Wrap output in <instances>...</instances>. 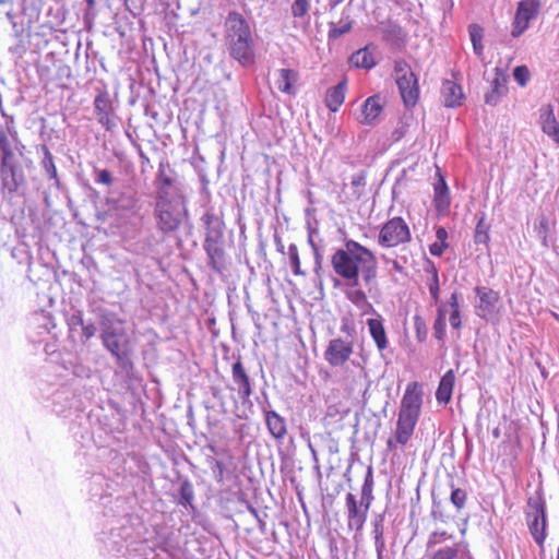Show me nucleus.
<instances>
[{
	"instance_id": "8",
	"label": "nucleus",
	"mask_w": 559,
	"mask_h": 559,
	"mask_svg": "<svg viewBox=\"0 0 559 559\" xmlns=\"http://www.w3.org/2000/svg\"><path fill=\"white\" fill-rule=\"evenodd\" d=\"M354 354V343L350 338L341 336L330 340L325 350L324 359L332 367H342Z\"/></svg>"
},
{
	"instance_id": "46",
	"label": "nucleus",
	"mask_w": 559,
	"mask_h": 559,
	"mask_svg": "<svg viewBox=\"0 0 559 559\" xmlns=\"http://www.w3.org/2000/svg\"><path fill=\"white\" fill-rule=\"evenodd\" d=\"M452 389L453 386H438L436 392L437 401L440 404H448L452 396Z\"/></svg>"
},
{
	"instance_id": "22",
	"label": "nucleus",
	"mask_w": 559,
	"mask_h": 559,
	"mask_svg": "<svg viewBox=\"0 0 559 559\" xmlns=\"http://www.w3.org/2000/svg\"><path fill=\"white\" fill-rule=\"evenodd\" d=\"M265 420L270 433L275 439H283L286 436L287 429L285 419L282 416H280L276 412H267L265 415Z\"/></svg>"
},
{
	"instance_id": "29",
	"label": "nucleus",
	"mask_w": 559,
	"mask_h": 559,
	"mask_svg": "<svg viewBox=\"0 0 559 559\" xmlns=\"http://www.w3.org/2000/svg\"><path fill=\"white\" fill-rule=\"evenodd\" d=\"M353 27V21L348 14L343 12L341 20L337 23L331 22L329 29V38L336 39L346 33H348Z\"/></svg>"
},
{
	"instance_id": "54",
	"label": "nucleus",
	"mask_w": 559,
	"mask_h": 559,
	"mask_svg": "<svg viewBox=\"0 0 559 559\" xmlns=\"http://www.w3.org/2000/svg\"><path fill=\"white\" fill-rule=\"evenodd\" d=\"M449 247L448 243H442V242H438L436 241L435 243H432L429 248V251L432 255L435 257H440L443 254L444 250Z\"/></svg>"
},
{
	"instance_id": "61",
	"label": "nucleus",
	"mask_w": 559,
	"mask_h": 559,
	"mask_svg": "<svg viewBox=\"0 0 559 559\" xmlns=\"http://www.w3.org/2000/svg\"><path fill=\"white\" fill-rule=\"evenodd\" d=\"M83 323H84V320H83V317H82L81 312H78V313H74V314L71 316V318H70V325L71 326L83 325Z\"/></svg>"
},
{
	"instance_id": "34",
	"label": "nucleus",
	"mask_w": 559,
	"mask_h": 559,
	"mask_svg": "<svg viewBox=\"0 0 559 559\" xmlns=\"http://www.w3.org/2000/svg\"><path fill=\"white\" fill-rule=\"evenodd\" d=\"M469 36L475 53L477 56H481L484 50V46L481 44L483 28L477 24H472L469 26Z\"/></svg>"
},
{
	"instance_id": "41",
	"label": "nucleus",
	"mask_w": 559,
	"mask_h": 559,
	"mask_svg": "<svg viewBox=\"0 0 559 559\" xmlns=\"http://www.w3.org/2000/svg\"><path fill=\"white\" fill-rule=\"evenodd\" d=\"M429 272L431 273V280L428 284V288L431 298L433 299L435 302H437L439 300L440 292L438 271L435 267V265H430Z\"/></svg>"
},
{
	"instance_id": "49",
	"label": "nucleus",
	"mask_w": 559,
	"mask_h": 559,
	"mask_svg": "<svg viewBox=\"0 0 559 559\" xmlns=\"http://www.w3.org/2000/svg\"><path fill=\"white\" fill-rule=\"evenodd\" d=\"M82 326V334H81V340L83 343H86L88 340H91L95 333H96V326L93 324V323H83Z\"/></svg>"
},
{
	"instance_id": "59",
	"label": "nucleus",
	"mask_w": 559,
	"mask_h": 559,
	"mask_svg": "<svg viewBox=\"0 0 559 559\" xmlns=\"http://www.w3.org/2000/svg\"><path fill=\"white\" fill-rule=\"evenodd\" d=\"M382 260L385 264L391 265L396 272H403V266L396 260L390 259L385 255L382 257Z\"/></svg>"
},
{
	"instance_id": "12",
	"label": "nucleus",
	"mask_w": 559,
	"mask_h": 559,
	"mask_svg": "<svg viewBox=\"0 0 559 559\" xmlns=\"http://www.w3.org/2000/svg\"><path fill=\"white\" fill-rule=\"evenodd\" d=\"M475 292L479 299L476 305L478 317L486 320L491 319L497 313L500 301L499 294L488 287H476Z\"/></svg>"
},
{
	"instance_id": "13",
	"label": "nucleus",
	"mask_w": 559,
	"mask_h": 559,
	"mask_svg": "<svg viewBox=\"0 0 559 559\" xmlns=\"http://www.w3.org/2000/svg\"><path fill=\"white\" fill-rule=\"evenodd\" d=\"M205 225V239L203 247L225 243L224 222L212 212H206L202 218Z\"/></svg>"
},
{
	"instance_id": "23",
	"label": "nucleus",
	"mask_w": 559,
	"mask_h": 559,
	"mask_svg": "<svg viewBox=\"0 0 559 559\" xmlns=\"http://www.w3.org/2000/svg\"><path fill=\"white\" fill-rule=\"evenodd\" d=\"M350 66L358 69H372L376 66V60L372 52L369 50V46L358 49L349 57Z\"/></svg>"
},
{
	"instance_id": "51",
	"label": "nucleus",
	"mask_w": 559,
	"mask_h": 559,
	"mask_svg": "<svg viewBox=\"0 0 559 559\" xmlns=\"http://www.w3.org/2000/svg\"><path fill=\"white\" fill-rule=\"evenodd\" d=\"M415 328L418 341L423 342L426 338L427 331L420 317H415Z\"/></svg>"
},
{
	"instance_id": "10",
	"label": "nucleus",
	"mask_w": 559,
	"mask_h": 559,
	"mask_svg": "<svg viewBox=\"0 0 559 559\" xmlns=\"http://www.w3.org/2000/svg\"><path fill=\"white\" fill-rule=\"evenodd\" d=\"M540 9V0H521L518 3L512 36L520 37L530 26V21L536 19Z\"/></svg>"
},
{
	"instance_id": "15",
	"label": "nucleus",
	"mask_w": 559,
	"mask_h": 559,
	"mask_svg": "<svg viewBox=\"0 0 559 559\" xmlns=\"http://www.w3.org/2000/svg\"><path fill=\"white\" fill-rule=\"evenodd\" d=\"M421 404L423 393L419 390V386H407V390L402 399L399 414L418 419Z\"/></svg>"
},
{
	"instance_id": "14",
	"label": "nucleus",
	"mask_w": 559,
	"mask_h": 559,
	"mask_svg": "<svg viewBox=\"0 0 559 559\" xmlns=\"http://www.w3.org/2000/svg\"><path fill=\"white\" fill-rule=\"evenodd\" d=\"M94 109L97 121L106 129H114L117 123L114 117V108L108 92L104 91L97 94L94 99Z\"/></svg>"
},
{
	"instance_id": "39",
	"label": "nucleus",
	"mask_w": 559,
	"mask_h": 559,
	"mask_svg": "<svg viewBox=\"0 0 559 559\" xmlns=\"http://www.w3.org/2000/svg\"><path fill=\"white\" fill-rule=\"evenodd\" d=\"M467 493L461 488H452L450 501L457 512H460L466 504Z\"/></svg>"
},
{
	"instance_id": "4",
	"label": "nucleus",
	"mask_w": 559,
	"mask_h": 559,
	"mask_svg": "<svg viewBox=\"0 0 559 559\" xmlns=\"http://www.w3.org/2000/svg\"><path fill=\"white\" fill-rule=\"evenodd\" d=\"M186 214V202L182 197H169L164 189L157 191L154 216L159 231L168 234L177 230Z\"/></svg>"
},
{
	"instance_id": "18",
	"label": "nucleus",
	"mask_w": 559,
	"mask_h": 559,
	"mask_svg": "<svg viewBox=\"0 0 559 559\" xmlns=\"http://www.w3.org/2000/svg\"><path fill=\"white\" fill-rule=\"evenodd\" d=\"M382 111L381 98L378 95L368 97L361 106L358 121L361 124L371 126Z\"/></svg>"
},
{
	"instance_id": "31",
	"label": "nucleus",
	"mask_w": 559,
	"mask_h": 559,
	"mask_svg": "<svg viewBox=\"0 0 559 559\" xmlns=\"http://www.w3.org/2000/svg\"><path fill=\"white\" fill-rule=\"evenodd\" d=\"M373 535L374 546L377 551V558L382 559L383 551L385 549V543L383 539V523L382 519H378L373 523Z\"/></svg>"
},
{
	"instance_id": "3",
	"label": "nucleus",
	"mask_w": 559,
	"mask_h": 559,
	"mask_svg": "<svg viewBox=\"0 0 559 559\" xmlns=\"http://www.w3.org/2000/svg\"><path fill=\"white\" fill-rule=\"evenodd\" d=\"M99 329L103 346L118 362L124 365L130 352V338L122 321L115 314L106 312L99 318Z\"/></svg>"
},
{
	"instance_id": "40",
	"label": "nucleus",
	"mask_w": 559,
	"mask_h": 559,
	"mask_svg": "<svg viewBox=\"0 0 559 559\" xmlns=\"http://www.w3.org/2000/svg\"><path fill=\"white\" fill-rule=\"evenodd\" d=\"M288 255H289V261H290V265H292L294 274L304 276L306 273L300 267V259H299V254H298V248L295 243L289 245Z\"/></svg>"
},
{
	"instance_id": "47",
	"label": "nucleus",
	"mask_w": 559,
	"mask_h": 559,
	"mask_svg": "<svg viewBox=\"0 0 559 559\" xmlns=\"http://www.w3.org/2000/svg\"><path fill=\"white\" fill-rule=\"evenodd\" d=\"M95 181L100 185L110 186L112 183L111 173L107 169H96Z\"/></svg>"
},
{
	"instance_id": "2",
	"label": "nucleus",
	"mask_w": 559,
	"mask_h": 559,
	"mask_svg": "<svg viewBox=\"0 0 559 559\" xmlns=\"http://www.w3.org/2000/svg\"><path fill=\"white\" fill-rule=\"evenodd\" d=\"M225 41L229 56L242 67L255 61V43L247 20L238 12H229L225 21Z\"/></svg>"
},
{
	"instance_id": "45",
	"label": "nucleus",
	"mask_w": 559,
	"mask_h": 559,
	"mask_svg": "<svg viewBox=\"0 0 559 559\" xmlns=\"http://www.w3.org/2000/svg\"><path fill=\"white\" fill-rule=\"evenodd\" d=\"M457 556L455 547H444L437 550L430 559H454Z\"/></svg>"
},
{
	"instance_id": "5",
	"label": "nucleus",
	"mask_w": 559,
	"mask_h": 559,
	"mask_svg": "<svg viewBox=\"0 0 559 559\" xmlns=\"http://www.w3.org/2000/svg\"><path fill=\"white\" fill-rule=\"evenodd\" d=\"M107 204L116 217V227L119 228L120 234L134 238L142 219L135 197L121 194L118 198H108Z\"/></svg>"
},
{
	"instance_id": "62",
	"label": "nucleus",
	"mask_w": 559,
	"mask_h": 559,
	"mask_svg": "<svg viewBox=\"0 0 559 559\" xmlns=\"http://www.w3.org/2000/svg\"><path fill=\"white\" fill-rule=\"evenodd\" d=\"M454 382V373L452 370H449L440 380L439 384H453Z\"/></svg>"
},
{
	"instance_id": "9",
	"label": "nucleus",
	"mask_w": 559,
	"mask_h": 559,
	"mask_svg": "<svg viewBox=\"0 0 559 559\" xmlns=\"http://www.w3.org/2000/svg\"><path fill=\"white\" fill-rule=\"evenodd\" d=\"M418 419L400 415L397 416L394 433L389 438L386 445L390 451H402L411 441Z\"/></svg>"
},
{
	"instance_id": "52",
	"label": "nucleus",
	"mask_w": 559,
	"mask_h": 559,
	"mask_svg": "<svg viewBox=\"0 0 559 559\" xmlns=\"http://www.w3.org/2000/svg\"><path fill=\"white\" fill-rule=\"evenodd\" d=\"M500 90H491L488 92L485 96V102L491 106H495L498 104L500 97L503 95Z\"/></svg>"
},
{
	"instance_id": "26",
	"label": "nucleus",
	"mask_w": 559,
	"mask_h": 559,
	"mask_svg": "<svg viewBox=\"0 0 559 559\" xmlns=\"http://www.w3.org/2000/svg\"><path fill=\"white\" fill-rule=\"evenodd\" d=\"M298 80V73L292 69H281L276 81L277 88L286 94H293V83Z\"/></svg>"
},
{
	"instance_id": "63",
	"label": "nucleus",
	"mask_w": 559,
	"mask_h": 559,
	"mask_svg": "<svg viewBox=\"0 0 559 559\" xmlns=\"http://www.w3.org/2000/svg\"><path fill=\"white\" fill-rule=\"evenodd\" d=\"M405 134V130H404V126L395 129L392 133V136L395 141H399L400 139H402Z\"/></svg>"
},
{
	"instance_id": "32",
	"label": "nucleus",
	"mask_w": 559,
	"mask_h": 559,
	"mask_svg": "<svg viewBox=\"0 0 559 559\" xmlns=\"http://www.w3.org/2000/svg\"><path fill=\"white\" fill-rule=\"evenodd\" d=\"M43 168L46 171L49 179L55 181V186H59L57 168L53 162L52 154L49 152L47 147H44V159L41 162Z\"/></svg>"
},
{
	"instance_id": "53",
	"label": "nucleus",
	"mask_w": 559,
	"mask_h": 559,
	"mask_svg": "<svg viewBox=\"0 0 559 559\" xmlns=\"http://www.w3.org/2000/svg\"><path fill=\"white\" fill-rule=\"evenodd\" d=\"M340 330L342 333L346 334L344 338H350L353 340V343L355 342L356 329L354 325L349 324L348 322H343Z\"/></svg>"
},
{
	"instance_id": "48",
	"label": "nucleus",
	"mask_w": 559,
	"mask_h": 559,
	"mask_svg": "<svg viewBox=\"0 0 559 559\" xmlns=\"http://www.w3.org/2000/svg\"><path fill=\"white\" fill-rule=\"evenodd\" d=\"M506 76L499 71V69H496V76L492 81V90H500L502 93H506Z\"/></svg>"
},
{
	"instance_id": "27",
	"label": "nucleus",
	"mask_w": 559,
	"mask_h": 559,
	"mask_svg": "<svg viewBox=\"0 0 559 559\" xmlns=\"http://www.w3.org/2000/svg\"><path fill=\"white\" fill-rule=\"evenodd\" d=\"M348 299L358 308L361 310V314H369L373 313L377 316V311L373 308L372 304L368 301L366 294L360 290H353L347 294Z\"/></svg>"
},
{
	"instance_id": "11",
	"label": "nucleus",
	"mask_w": 559,
	"mask_h": 559,
	"mask_svg": "<svg viewBox=\"0 0 559 559\" xmlns=\"http://www.w3.org/2000/svg\"><path fill=\"white\" fill-rule=\"evenodd\" d=\"M0 179L2 189L9 193H14L24 183L25 178L22 168L17 165L15 158L0 162Z\"/></svg>"
},
{
	"instance_id": "37",
	"label": "nucleus",
	"mask_w": 559,
	"mask_h": 559,
	"mask_svg": "<svg viewBox=\"0 0 559 559\" xmlns=\"http://www.w3.org/2000/svg\"><path fill=\"white\" fill-rule=\"evenodd\" d=\"M0 152H1V160H11L14 157V153L12 151L9 136L7 132L0 128Z\"/></svg>"
},
{
	"instance_id": "21",
	"label": "nucleus",
	"mask_w": 559,
	"mask_h": 559,
	"mask_svg": "<svg viewBox=\"0 0 559 559\" xmlns=\"http://www.w3.org/2000/svg\"><path fill=\"white\" fill-rule=\"evenodd\" d=\"M441 94L447 107H457L462 104V87L451 80H445L442 84Z\"/></svg>"
},
{
	"instance_id": "33",
	"label": "nucleus",
	"mask_w": 559,
	"mask_h": 559,
	"mask_svg": "<svg viewBox=\"0 0 559 559\" xmlns=\"http://www.w3.org/2000/svg\"><path fill=\"white\" fill-rule=\"evenodd\" d=\"M474 241L477 245H487L489 241V226L485 223L484 215L477 222Z\"/></svg>"
},
{
	"instance_id": "56",
	"label": "nucleus",
	"mask_w": 559,
	"mask_h": 559,
	"mask_svg": "<svg viewBox=\"0 0 559 559\" xmlns=\"http://www.w3.org/2000/svg\"><path fill=\"white\" fill-rule=\"evenodd\" d=\"M450 324L454 329H459L461 326V317H460V310L453 309L450 318H449Z\"/></svg>"
},
{
	"instance_id": "7",
	"label": "nucleus",
	"mask_w": 559,
	"mask_h": 559,
	"mask_svg": "<svg viewBox=\"0 0 559 559\" xmlns=\"http://www.w3.org/2000/svg\"><path fill=\"white\" fill-rule=\"evenodd\" d=\"M527 523L534 540L542 546L546 538L545 506L539 499L528 500Z\"/></svg>"
},
{
	"instance_id": "20",
	"label": "nucleus",
	"mask_w": 559,
	"mask_h": 559,
	"mask_svg": "<svg viewBox=\"0 0 559 559\" xmlns=\"http://www.w3.org/2000/svg\"><path fill=\"white\" fill-rule=\"evenodd\" d=\"M204 250L207 254L210 265L218 273L224 272L228 264L229 260L227 253L225 251V243L215 245V246H206Z\"/></svg>"
},
{
	"instance_id": "6",
	"label": "nucleus",
	"mask_w": 559,
	"mask_h": 559,
	"mask_svg": "<svg viewBox=\"0 0 559 559\" xmlns=\"http://www.w3.org/2000/svg\"><path fill=\"white\" fill-rule=\"evenodd\" d=\"M412 240L407 223L402 217H393L384 223L378 235V243L382 248H394Z\"/></svg>"
},
{
	"instance_id": "30",
	"label": "nucleus",
	"mask_w": 559,
	"mask_h": 559,
	"mask_svg": "<svg viewBox=\"0 0 559 559\" xmlns=\"http://www.w3.org/2000/svg\"><path fill=\"white\" fill-rule=\"evenodd\" d=\"M542 129L550 138L555 139L559 132V123L556 121L552 109L549 107L542 115Z\"/></svg>"
},
{
	"instance_id": "36",
	"label": "nucleus",
	"mask_w": 559,
	"mask_h": 559,
	"mask_svg": "<svg viewBox=\"0 0 559 559\" xmlns=\"http://www.w3.org/2000/svg\"><path fill=\"white\" fill-rule=\"evenodd\" d=\"M310 7V0H293L290 5L292 16L295 19L306 17L309 13Z\"/></svg>"
},
{
	"instance_id": "50",
	"label": "nucleus",
	"mask_w": 559,
	"mask_h": 559,
	"mask_svg": "<svg viewBox=\"0 0 559 559\" xmlns=\"http://www.w3.org/2000/svg\"><path fill=\"white\" fill-rule=\"evenodd\" d=\"M445 330V321L442 314V310L439 309V317L435 322L436 337L442 338Z\"/></svg>"
},
{
	"instance_id": "43",
	"label": "nucleus",
	"mask_w": 559,
	"mask_h": 559,
	"mask_svg": "<svg viewBox=\"0 0 559 559\" xmlns=\"http://www.w3.org/2000/svg\"><path fill=\"white\" fill-rule=\"evenodd\" d=\"M194 493L192 485L189 481L182 483L180 486V498L182 504H191Z\"/></svg>"
},
{
	"instance_id": "19",
	"label": "nucleus",
	"mask_w": 559,
	"mask_h": 559,
	"mask_svg": "<svg viewBox=\"0 0 559 559\" xmlns=\"http://www.w3.org/2000/svg\"><path fill=\"white\" fill-rule=\"evenodd\" d=\"M367 325L369 329V333L376 343L379 352H383L389 346V341L386 337L385 329L383 325V318L380 313H377L376 318H370L367 320Z\"/></svg>"
},
{
	"instance_id": "42",
	"label": "nucleus",
	"mask_w": 559,
	"mask_h": 559,
	"mask_svg": "<svg viewBox=\"0 0 559 559\" xmlns=\"http://www.w3.org/2000/svg\"><path fill=\"white\" fill-rule=\"evenodd\" d=\"M233 377L238 384H249V378L240 361H237L233 365Z\"/></svg>"
},
{
	"instance_id": "28",
	"label": "nucleus",
	"mask_w": 559,
	"mask_h": 559,
	"mask_svg": "<svg viewBox=\"0 0 559 559\" xmlns=\"http://www.w3.org/2000/svg\"><path fill=\"white\" fill-rule=\"evenodd\" d=\"M373 491V471L372 467L369 466L367 468L364 485L361 488V497H360V506L366 507V510H369L370 504L373 500L372 496Z\"/></svg>"
},
{
	"instance_id": "17",
	"label": "nucleus",
	"mask_w": 559,
	"mask_h": 559,
	"mask_svg": "<svg viewBox=\"0 0 559 559\" xmlns=\"http://www.w3.org/2000/svg\"><path fill=\"white\" fill-rule=\"evenodd\" d=\"M346 507L348 516V526L355 527L356 531H360L366 522L368 510L366 507L359 509L356 497L353 493L346 496Z\"/></svg>"
},
{
	"instance_id": "44",
	"label": "nucleus",
	"mask_w": 559,
	"mask_h": 559,
	"mask_svg": "<svg viewBox=\"0 0 559 559\" xmlns=\"http://www.w3.org/2000/svg\"><path fill=\"white\" fill-rule=\"evenodd\" d=\"M513 76L521 86H525L530 80V71L525 66H519L514 69Z\"/></svg>"
},
{
	"instance_id": "16",
	"label": "nucleus",
	"mask_w": 559,
	"mask_h": 559,
	"mask_svg": "<svg viewBox=\"0 0 559 559\" xmlns=\"http://www.w3.org/2000/svg\"><path fill=\"white\" fill-rule=\"evenodd\" d=\"M396 84L405 106L414 107L419 96L418 79L415 73L400 79Z\"/></svg>"
},
{
	"instance_id": "35",
	"label": "nucleus",
	"mask_w": 559,
	"mask_h": 559,
	"mask_svg": "<svg viewBox=\"0 0 559 559\" xmlns=\"http://www.w3.org/2000/svg\"><path fill=\"white\" fill-rule=\"evenodd\" d=\"M371 397H385V395L383 394V391L381 390H373V391H369L368 388H366L362 392V400H361V403H362V406H367L369 403L371 404V407L373 409H382L384 411L386 405H388V401L384 400L383 403L381 405H374V403L372 401H370Z\"/></svg>"
},
{
	"instance_id": "64",
	"label": "nucleus",
	"mask_w": 559,
	"mask_h": 559,
	"mask_svg": "<svg viewBox=\"0 0 559 559\" xmlns=\"http://www.w3.org/2000/svg\"><path fill=\"white\" fill-rule=\"evenodd\" d=\"M437 507H438V504L436 503V501H433V510H432V516H433V519H435V520H439V521H441V522H445V519H444V516H443L442 512H438V511L436 510V508H437Z\"/></svg>"
},
{
	"instance_id": "38",
	"label": "nucleus",
	"mask_w": 559,
	"mask_h": 559,
	"mask_svg": "<svg viewBox=\"0 0 559 559\" xmlns=\"http://www.w3.org/2000/svg\"><path fill=\"white\" fill-rule=\"evenodd\" d=\"M412 74H414V72L411 66L404 59L395 60L393 70L395 82H397L400 79L407 78V75Z\"/></svg>"
},
{
	"instance_id": "60",
	"label": "nucleus",
	"mask_w": 559,
	"mask_h": 559,
	"mask_svg": "<svg viewBox=\"0 0 559 559\" xmlns=\"http://www.w3.org/2000/svg\"><path fill=\"white\" fill-rule=\"evenodd\" d=\"M436 237L438 242L448 243V231L443 227H438L436 231Z\"/></svg>"
},
{
	"instance_id": "24",
	"label": "nucleus",
	"mask_w": 559,
	"mask_h": 559,
	"mask_svg": "<svg viewBox=\"0 0 559 559\" xmlns=\"http://www.w3.org/2000/svg\"><path fill=\"white\" fill-rule=\"evenodd\" d=\"M346 82H340L326 93L325 103L331 111H337L345 99Z\"/></svg>"
},
{
	"instance_id": "55",
	"label": "nucleus",
	"mask_w": 559,
	"mask_h": 559,
	"mask_svg": "<svg viewBox=\"0 0 559 559\" xmlns=\"http://www.w3.org/2000/svg\"><path fill=\"white\" fill-rule=\"evenodd\" d=\"M354 188H360L366 185V176L364 173H358L352 177L350 181Z\"/></svg>"
},
{
	"instance_id": "58",
	"label": "nucleus",
	"mask_w": 559,
	"mask_h": 559,
	"mask_svg": "<svg viewBox=\"0 0 559 559\" xmlns=\"http://www.w3.org/2000/svg\"><path fill=\"white\" fill-rule=\"evenodd\" d=\"M547 229H548V222L545 217H543L539 221L538 235L540 238H543L544 242H546V239H547Z\"/></svg>"
},
{
	"instance_id": "1",
	"label": "nucleus",
	"mask_w": 559,
	"mask_h": 559,
	"mask_svg": "<svg viewBox=\"0 0 559 559\" xmlns=\"http://www.w3.org/2000/svg\"><path fill=\"white\" fill-rule=\"evenodd\" d=\"M331 264L335 274L355 284L359 272L367 284L377 277L374 254L355 240H347L344 249L336 250L331 258Z\"/></svg>"
},
{
	"instance_id": "25",
	"label": "nucleus",
	"mask_w": 559,
	"mask_h": 559,
	"mask_svg": "<svg viewBox=\"0 0 559 559\" xmlns=\"http://www.w3.org/2000/svg\"><path fill=\"white\" fill-rule=\"evenodd\" d=\"M435 205L437 211H445L450 205L449 188L442 177L435 185Z\"/></svg>"
},
{
	"instance_id": "57",
	"label": "nucleus",
	"mask_w": 559,
	"mask_h": 559,
	"mask_svg": "<svg viewBox=\"0 0 559 559\" xmlns=\"http://www.w3.org/2000/svg\"><path fill=\"white\" fill-rule=\"evenodd\" d=\"M452 536L449 535L445 531H442V532H435L431 534L430 536V539H429V543H439L441 540H444V539H449L451 538Z\"/></svg>"
}]
</instances>
